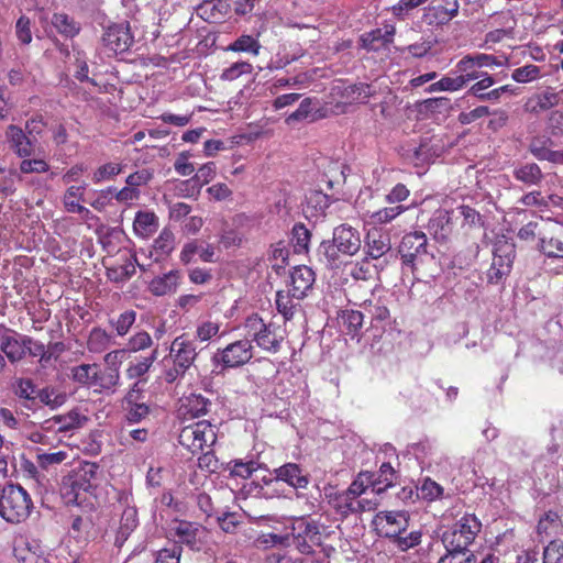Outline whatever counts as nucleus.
Returning <instances> with one entry per match:
<instances>
[{"mask_svg": "<svg viewBox=\"0 0 563 563\" xmlns=\"http://www.w3.org/2000/svg\"><path fill=\"white\" fill-rule=\"evenodd\" d=\"M397 252L402 271L410 272L418 280L433 276L435 256L429 251L428 238L424 232L406 233L400 240Z\"/></svg>", "mask_w": 563, "mask_h": 563, "instance_id": "nucleus-1", "label": "nucleus"}, {"mask_svg": "<svg viewBox=\"0 0 563 563\" xmlns=\"http://www.w3.org/2000/svg\"><path fill=\"white\" fill-rule=\"evenodd\" d=\"M362 247L361 233L357 229L341 224L333 230L331 241H323L320 244L319 253L324 256L327 265L338 269L345 265V257H352Z\"/></svg>", "mask_w": 563, "mask_h": 563, "instance_id": "nucleus-2", "label": "nucleus"}, {"mask_svg": "<svg viewBox=\"0 0 563 563\" xmlns=\"http://www.w3.org/2000/svg\"><path fill=\"white\" fill-rule=\"evenodd\" d=\"M481 521L471 514L464 515L442 536V542L448 554L441 559V562L453 563L459 554H464L467 547L474 541L481 531Z\"/></svg>", "mask_w": 563, "mask_h": 563, "instance_id": "nucleus-3", "label": "nucleus"}, {"mask_svg": "<svg viewBox=\"0 0 563 563\" xmlns=\"http://www.w3.org/2000/svg\"><path fill=\"white\" fill-rule=\"evenodd\" d=\"M100 484L99 466L93 462H82L63 481L64 495L68 501L80 504L82 494H91Z\"/></svg>", "mask_w": 563, "mask_h": 563, "instance_id": "nucleus-4", "label": "nucleus"}, {"mask_svg": "<svg viewBox=\"0 0 563 563\" xmlns=\"http://www.w3.org/2000/svg\"><path fill=\"white\" fill-rule=\"evenodd\" d=\"M32 500L20 485L9 484L2 487L0 495V516L8 522H21L30 515Z\"/></svg>", "mask_w": 563, "mask_h": 563, "instance_id": "nucleus-5", "label": "nucleus"}, {"mask_svg": "<svg viewBox=\"0 0 563 563\" xmlns=\"http://www.w3.org/2000/svg\"><path fill=\"white\" fill-rule=\"evenodd\" d=\"M371 477H373V474L369 472L360 473L357 478L352 482L346 490L335 495L332 499V504L339 514L347 516L350 514L371 510V505L366 508L364 501L358 500V498L371 488Z\"/></svg>", "mask_w": 563, "mask_h": 563, "instance_id": "nucleus-6", "label": "nucleus"}, {"mask_svg": "<svg viewBox=\"0 0 563 563\" xmlns=\"http://www.w3.org/2000/svg\"><path fill=\"white\" fill-rule=\"evenodd\" d=\"M507 56H496L486 53H474L463 56L455 65L459 79H463V88L476 80L484 73L482 68L503 67L508 64Z\"/></svg>", "mask_w": 563, "mask_h": 563, "instance_id": "nucleus-7", "label": "nucleus"}, {"mask_svg": "<svg viewBox=\"0 0 563 563\" xmlns=\"http://www.w3.org/2000/svg\"><path fill=\"white\" fill-rule=\"evenodd\" d=\"M216 441V427L207 420L184 427L178 435L179 444L192 454L211 449Z\"/></svg>", "mask_w": 563, "mask_h": 563, "instance_id": "nucleus-8", "label": "nucleus"}, {"mask_svg": "<svg viewBox=\"0 0 563 563\" xmlns=\"http://www.w3.org/2000/svg\"><path fill=\"white\" fill-rule=\"evenodd\" d=\"M378 536L390 541L405 534L409 528V515L406 511H380L373 520Z\"/></svg>", "mask_w": 563, "mask_h": 563, "instance_id": "nucleus-9", "label": "nucleus"}, {"mask_svg": "<svg viewBox=\"0 0 563 563\" xmlns=\"http://www.w3.org/2000/svg\"><path fill=\"white\" fill-rule=\"evenodd\" d=\"M460 3L457 0H432L423 9L422 22L429 26H442L457 16Z\"/></svg>", "mask_w": 563, "mask_h": 563, "instance_id": "nucleus-10", "label": "nucleus"}, {"mask_svg": "<svg viewBox=\"0 0 563 563\" xmlns=\"http://www.w3.org/2000/svg\"><path fill=\"white\" fill-rule=\"evenodd\" d=\"M104 47L113 53H124L134 43L129 22L112 23L104 29L102 34Z\"/></svg>", "mask_w": 563, "mask_h": 563, "instance_id": "nucleus-11", "label": "nucleus"}, {"mask_svg": "<svg viewBox=\"0 0 563 563\" xmlns=\"http://www.w3.org/2000/svg\"><path fill=\"white\" fill-rule=\"evenodd\" d=\"M197 257L203 263H216L218 258L214 245L198 239L187 241L179 253L180 263L189 265L195 263Z\"/></svg>", "mask_w": 563, "mask_h": 563, "instance_id": "nucleus-12", "label": "nucleus"}, {"mask_svg": "<svg viewBox=\"0 0 563 563\" xmlns=\"http://www.w3.org/2000/svg\"><path fill=\"white\" fill-rule=\"evenodd\" d=\"M514 251H506L503 247H497L493 254L490 267L487 269V282L493 285L499 284L506 278L512 268Z\"/></svg>", "mask_w": 563, "mask_h": 563, "instance_id": "nucleus-13", "label": "nucleus"}, {"mask_svg": "<svg viewBox=\"0 0 563 563\" xmlns=\"http://www.w3.org/2000/svg\"><path fill=\"white\" fill-rule=\"evenodd\" d=\"M246 327L254 329L253 341L260 349L271 351L277 350L282 341V336L277 335L274 330L263 323V320L254 314L246 320Z\"/></svg>", "mask_w": 563, "mask_h": 563, "instance_id": "nucleus-14", "label": "nucleus"}, {"mask_svg": "<svg viewBox=\"0 0 563 563\" xmlns=\"http://www.w3.org/2000/svg\"><path fill=\"white\" fill-rule=\"evenodd\" d=\"M396 29L391 24L374 29L361 36V45L368 52L386 49L394 42Z\"/></svg>", "mask_w": 563, "mask_h": 563, "instance_id": "nucleus-15", "label": "nucleus"}, {"mask_svg": "<svg viewBox=\"0 0 563 563\" xmlns=\"http://www.w3.org/2000/svg\"><path fill=\"white\" fill-rule=\"evenodd\" d=\"M537 249L544 256L545 264L558 263L555 274H561L563 269V239L561 236H540Z\"/></svg>", "mask_w": 563, "mask_h": 563, "instance_id": "nucleus-16", "label": "nucleus"}, {"mask_svg": "<svg viewBox=\"0 0 563 563\" xmlns=\"http://www.w3.org/2000/svg\"><path fill=\"white\" fill-rule=\"evenodd\" d=\"M314 283V272L306 266H296L290 273L289 291L296 300H301L312 288Z\"/></svg>", "mask_w": 563, "mask_h": 563, "instance_id": "nucleus-17", "label": "nucleus"}, {"mask_svg": "<svg viewBox=\"0 0 563 563\" xmlns=\"http://www.w3.org/2000/svg\"><path fill=\"white\" fill-rule=\"evenodd\" d=\"M5 139L13 153L21 158L30 157L33 154L34 144L22 128L15 124L8 125Z\"/></svg>", "mask_w": 563, "mask_h": 563, "instance_id": "nucleus-18", "label": "nucleus"}, {"mask_svg": "<svg viewBox=\"0 0 563 563\" xmlns=\"http://www.w3.org/2000/svg\"><path fill=\"white\" fill-rule=\"evenodd\" d=\"M275 479L285 482L296 489H303L309 484V476L296 463H286L273 471Z\"/></svg>", "mask_w": 563, "mask_h": 563, "instance_id": "nucleus-19", "label": "nucleus"}, {"mask_svg": "<svg viewBox=\"0 0 563 563\" xmlns=\"http://www.w3.org/2000/svg\"><path fill=\"white\" fill-rule=\"evenodd\" d=\"M453 213L444 209L434 211L428 222V230L437 241H446L453 232Z\"/></svg>", "mask_w": 563, "mask_h": 563, "instance_id": "nucleus-20", "label": "nucleus"}, {"mask_svg": "<svg viewBox=\"0 0 563 563\" xmlns=\"http://www.w3.org/2000/svg\"><path fill=\"white\" fill-rule=\"evenodd\" d=\"M137 510L135 507L128 505L122 511L120 518L119 527L113 542L114 545L119 549L122 548L131 533L137 528Z\"/></svg>", "mask_w": 563, "mask_h": 563, "instance_id": "nucleus-21", "label": "nucleus"}, {"mask_svg": "<svg viewBox=\"0 0 563 563\" xmlns=\"http://www.w3.org/2000/svg\"><path fill=\"white\" fill-rule=\"evenodd\" d=\"M371 299L365 300L361 306L364 311L371 317V322L373 327L380 328L384 330L385 324L390 319V311L382 298H374L373 294H371Z\"/></svg>", "mask_w": 563, "mask_h": 563, "instance_id": "nucleus-22", "label": "nucleus"}, {"mask_svg": "<svg viewBox=\"0 0 563 563\" xmlns=\"http://www.w3.org/2000/svg\"><path fill=\"white\" fill-rule=\"evenodd\" d=\"M173 531L180 543L191 549H199L203 536V530L199 526L189 521H177Z\"/></svg>", "mask_w": 563, "mask_h": 563, "instance_id": "nucleus-23", "label": "nucleus"}, {"mask_svg": "<svg viewBox=\"0 0 563 563\" xmlns=\"http://www.w3.org/2000/svg\"><path fill=\"white\" fill-rule=\"evenodd\" d=\"M181 279V273L178 269H172L168 273L157 276L150 282L148 289L154 296H165L173 294Z\"/></svg>", "mask_w": 563, "mask_h": 563, "instance_id": "nucleus-24", "label": "nucleus"}, {"mask_svg": "<svg viewBox=\"0 0 563 563\" xmlns=\"http://www.w3.org/2000/svg\"><path fill=\"white\" fill-rule=\"evenodd\" d=\"M365 257L379 260L391 250L390 239L378 232L369 231L365 239Z\"/></svg>", "mask_w": 563, "mask_h": 563, "instance_id": "nucleus-25", "label": "nucleus"}, {"mask_svg": "<svg viewBox=\"0 0 563 563\" xmlns=\"http://www.w3.org/2000/svg\"><path fill=\"white\" fill-rule=\"evenodd\" d=\"M194 357L189 354H168L163 358L165 367V379L168 383L175 382L191 365Z\"/></svg>", "mask_w": 563, "mask_h": 563, "instance_id": "nucleus-26", "label": "nucleus"}, {"mask_svg": "<svg viewBox=\"0 0 563 563\" xmlns=\"http://www.w3.org/2000/svg\"><path fill=\"white\" fill-rule=\"evenodd\" d=\"M1 352H32V340L18 332L3 328L0 335Z\"/></svg>", "mask_w": 563, "mask_h": 563, "instance_id": "nucleus-27", "label": "nucleus"}, {"mask_svg": "<svg viewBox=\"0 0 563 563\" xmlns=\"http://www.w3.org/2000/svg\"><path fill=\"white\" fill-rule=\"evenodd\" d=\"M559 101V93L547 89L530 97L525 103V110L529 113L539 114L558 106Z\"/></svg>", "mask_w": 563, "mask_h": 563, "instance_id": "nucleus-28", "label": "nucleus"}, {"mask_svg": "<svg viewBox=\"0 0 563 563\" xmlns=\"http://www.w3.org/2000/svg\"><path fill=\"white\" fill-rule=\"evenodd\" d=\"M338 321L344 333L352 339L358 336L364 322V313L358 310L345 309L338 312Z\"/></svg>", "mask_w": 563, "mask_h": 563, "instance_id": "nucleus-29", "label": "nucleus"}, {"mask_svg": "<svg viewBox=\"0 0 563 563\" xmlns=\"http://www.w3.org/2000/svg\"><path fill=\"white\" fill-rule=\"evenodd\" d=\"M229 4L225 0H203L198 7V14L208 22H219L228 13Z\"/></svg>", "mask_w": 563, "mask_h": 563, "instance_id": "nucleus-30", "label": "nucleus"}, {"mask_svg": "<svg viewBox=\"0 0 563 563\" xmlns=\"http://www.w3.org/2000/svg\"><path fill=\"white\" fill-rule=\"evenodd\" d=\"M85 421H87L85 416L77 411H69L67 415L56 416L45 423L49 424L47 429H54L56 432H67L81 427Z\"/></svg>", "mask_w": 563, "mask_h": 563, "instance_id": "nucleus-31", "label": "nucleus"}, {"mask_svg": "<svg viewBox=\"0 0 563 563\" xmlns=\"http://www.w3.org/2000/svg\"><path fill=\"white\" fill-rule=\"evenodd\" d=\"M51 22L56 31L65 37L73 38L78 35L81 30L80 23L64 12L54 13Z\"/></svg>", "mask_w": 563, "mask_h": 563, "instance_id": "nucleus-32", "label": "nucleus"}, {"mask_svg": "<svg viewBox=\"0 0 563 563\" xmlns=\"http://www.w3.org/2000/svg\"><path fill=\"white\" fill-rule=\"evenodd\" d=\"M158 228V218L153 211H137L133 222L134 232L143 238L150 236Z\"/></svg>", "mask_w": 563, "mask_h": 563, "instance_id": "nucleus-33", "label": "nucleus"}, {"mask_svg": "<svg viewBox=\"0 0 563 563\" xmlns=\"http://www.w3.org/2000/svg\"><path fill=\"white\" fill-rule=\"evenodd\" d=\"M118 382L119 372L117 367L110 366L101 369L97 366V375H95L92 380V387H95L96 390H109L113 393Z\"/></svg>", "mask_w": 563, "mask_h": 563, "instance_id": "nucleus-34", "label": "nucleus"}, {"mask_svg": "<svg viewBox=\"0 0 563 563\" xmlns=\"http://www.w3.org/2000/svg\"><path fill=\"white\" fill-rule=\"evenodd\" d=\"M514 177L526 185L532 186L541 183L543 174L536 163H527L514 169Z\"/></svg>", "mask_w": 563, "mask_h": 563, "instance_id": "nucleus-35", "label": "nucleus"}, {"mask_svg": "<svg viewBox=\"0 0 563 563\" xmlns=\"http://www.w3.org/2000/svg\"><path fill=\"white\" fill-rule=\"evenodd\" d=\"M261 43L257 38L250 34H242L235 41L230 43L225 51L234 53H247L257 56L261 51Z\"/></svg>", "mask_w": 563, "mask_h": 563, "instance_id": "nucleus-36", "label": "nucleus"}, {"mask_svg": "<svg viewBox=\"0 0 563 563\" xmlns=\"http://www.w3.org/2000/svg\"><path fill=\"white\" fill-rule=\"evenodd\" d=\"M395 479V471L390 463H383L379 468V475L371 477V489L374 494H382L388 487L393 486Z\"/></svg>", "mask_w": 563, "mask_h": 563, "instance_id": "nucleus-37", "label": "nucleus"}, {"mask_svg": "<svg viewBox=\"0 0 563 563\" xmlns=\"http://www.w3.org/2000/svg\"><path fill=\"white\" fill-rule=\"evenodd\" d=\"M136 389H131L125 400L129 405V409L126 412V419L129 422H139L141 419L148 415V407L145 404H137L136 400L139 398Z\"/></svg>", "mask_w": 563, "mask_h": 563, "instance_id": "nucleus-38", "label": "nucleus"}, {"mask_svg": "<svg viewBox=\"0 0 563 563\" xmlns=\"http://www.w3.org/2000/svg\"><path fill=\"white\" fill-rule=\"evenodd\" d=\"M86 185L82 186H70L64 195V205L69 212H87L90 210L81 206L79 201L82 198Z\"/></svg>", "mask_w": 563, "mask_h": 563, "instance_id": "nucleus-39", "label": "nucleus"}, {"mask_svg": "<svg viewBox=\"0 0 563 563\" xmlns=\"http://www.w3.org/2000/svg\"><path fill=\"white\" fill-rule=\"evenodd\" d=\"M295 299L289 290L287 292L279 290L276 294V307L285 320H291L299 307V302H295Z\"/></svg>", "mask_w": 563, "mask_h": 563, "instance_id": "nucleus-40", "label": "nucleus"}, {"mask_svg": "<svg viewBox=\"0 0 563 563\" xmlns=\"http://www.w3.org/2000/svg\"><path fill=\"white\" fill-rule=\"evenodd\" d=\"M175 247V235L172 230L165 228L154 240L153 250L157 257L168 256Z\"/></svg>", "mask_w": 563, "mask_h": 563, "instance_id": "nucleus-41", "label": "nucleus"}, {"mask_svg": "<svg viewBox=\"0 0 563 563\" xmlns=\"http://www.w3.org/2000/svg\"><path fill=\"white\" fill-rule=\"evenodd\" d=\"M216 173H217V166H216V163L214 162H208L206 164H203L197 172V174L186 180L184 184L185 185H189V184H194V186L197 187V191L199 192V190L207 184H209L216 176Z\"/></svg>", "mask_w": 563, "mask_h": 563, "instance_id": "nucleus-42", "label": "nucleus"}, {"mask_svg": "<svg viewBox=\"0 0 563 563\" xmlns=\"http://www.w3.org/2000/svg\"><path fill=\"white\" fill-rule=\"evenodd\" d=\"M374 91L372 86L365 82L350 85L344 89L343 97L353 102H366Z\"/></svg>", "mask_w": 563, "mask_h": 563, "instance_id": "nucleus-43", "label": "nucleus"}, {"mask_svg": "<svg viewBox=\"0 0 563 563\" xmlns=\"http://www.w3.org/2000/svg\"><path fill=\"white\" fill-rule=\"evenodd\" d=\"M252 71L253 65L251 63L245 60L235 62L222 70L220 79L223 81H234L243 75H251Z\"/></svg>", "mask_w": 563, "mask_h": 563, "instance_id": "nucleus-44", "label": "nucleus"}, {"mask_svg": "<svg viewBox=\"0 0 563 563\" xmlns=\"http://www.w3.org/2000/svg\"><path fill=\"white\" fill-rule=\"evenodd\" d=\"M408 207L398 205L395 207H385L371 214V221L374 224H387L395 220L398 216L407 211Z\"/></svg>", "mask_w": 563, "mask_h": 563, "instance_id": "nucleus-45", "label": "nucleus"}, {"mask_svg": "<svg viewBox=\"0 0 563 563\" xmlns=\"http://www.w3.org/2000/svg\"><path fill=\"white\" fill-rule=\"evenodd\" d=\"M123 170V165L121 163H106L100 165L92 174V181L95 184H100L102 181L111 180Z\"/></svg>", "mask_w": 563, "mask_h": 563, "instance_id": "nucleus-46", "label": "nucleus"}, {"mask_svg": "<svg viewBox=\"0 0 563 563\" xmlns=\"http://www.w3.org/2000/svg\"><path fill=\"white\" fill-rule=\"evenodd\" d=\"M36 399L45 406L52 409L60 407L66 401V395L56 391L54 388L45 387L37 390Z\"/></svg>", "mask_w": 563, "mask_h": 563, "instance_id": "nucleus-47", "label": "nucleus"}, {"mask_svg": "<svg viewBox=\"0 0 563 563\" xmlns=\"http://www.w3.org/2000/svg\"><path fill=\"white\" fill-rule=\"evenodd\" d=\"M541 77V68L534 64H528L516 68L511 78L519 84H528Z\"/></svg>", "mask_w": 563, "mask_h": 563, "instance_id": "nucleus-48", "label": "nucleus"}, {"mask_svg": "<svg viewBox=\"0 0 563 563\" xmlns=\"http://www.w3.org/2000/svg\"><path fill=\"white\" fill-rule=\"evenodd\" d=\"M463 89V79H459L457 76H443L440 80L432 82L426 91L429 93L435 91H450L454 92Z\"/></svg>", "mask_w": 563, "mask_h": 563, "instance_id": "nucleus-49", "label": "nucleus"}, {"mask_svg": "<svg viewBox=\"0 0 563 563\" xmlns=\"http://www.w3.org/2000/svg\"><path fill=\"white\" fill-rule=\"evenodd\" d=\"M210 401L203 396L191 394L186 398V401L183 406L192 417H199L207 413Z\"/></svg>", "mask_w": 563, "mask_h": 563, "instance_id": "nucleus-50", "label": "nucleus"}, {"mask_svg": "<svg viewBox=\"0 0 563 563\" xmlns=\"http://www.w3.org/2000/svg\"><path fill=\"white\" fill-rule=\"evenodd\" d=\"M552 145V140L550 136L545 135H536L531 137L529 142V152L539 161H543Z\"/></svg>", "mask_w": 563, "mask_h": 563, "instance_id": "nucleus-51", "label": "nucleus"}, {"mask_svg": "<svg viewBox=\"0 0 563 563\" xmlns=\"http://www.w3.org/2000/svg\"><path fill=\"white\" fill-rule=\"evenodd\" d=\"M112 336L101 328H93L88 338V346L90 352L108 349L111 344Z\"/></svg>", "mask_w": 563, "mask_h": 563, "instance_id": "nucleus-52", "label": "nucleus"}, {"mask_svg": "<svg viewBox=\"0 0 563 563\" xmlns=\"http://www.w3.org/2000/svg\"><path fill=\"white\" fill-rule=\"evenodd\" d=\"M422 533L420 530H412L410 532H406L405 534H399L395 539L391 540V543L399 551H408L421 543Z\"/></svg>", "mask_w": 563, "mask_h": 563, "instance_id": "nucleus-53", "label": "nucleus"}, {"mask_svg": "<svg viewBox=\"0 0 563 563\" xmlns=\"http://www.w3.org/2000/svg\"><path fill=\"white\" fill-rule=\"evenodd\" d=\"M474 81L475 82L468 88L467 95L477 99L483 97L484 93L487 92V89L497 82L496 78L487 71H484L482 76Z\"/></svg>", "mask_w": 563, "mask_h": 563, "instance_id": "nucleus-54", "label": "nucleus"}, {"mask_svg": "<svg viewBox=\"0 0 563 563\" xmlns=\"http://www.w3.org/2000/svg\"><path fill=\"white\" fill-rule=\"evenodd\" d=\"M294 537L307 538L311 543H319L320 532L316 523L301 520L294 527Z\"/></svg>", "mask_w": 563, "mask_h": 563, "instance_id": "nucleus-55", "label": "nucleus"}, {"mask_svg": "<svg viewBox=\"0 0 563 563\" xmlns=\"http://www.w3.org/2000/svg\"><path fill=\"white\" fill-rule=\"evenodd\" d=\"M135 274V265L131 258L126 260L123 265L118 267H109L107 275L113 282H124Z\"/></svg>", "mask_w": 563, "mask_h": 563, "instance_id": "nucleus-56", "label": "nucleus"}, {"mask_svg": "<svg viewBox=\"0 0 563 563\" xmlns=\"http://www.w3.org/2000/svg\"><path fill=\"white\" fill-rule=\"evenodd\" d=\"M311 233L305 224H295L292 229V241L295 251L298 253L307 252Z\"/></svg>", "mask_w": 563, "mask_h": 563, "instance_id": "nucleus-57", "label": "nucleus"}, {"mask_svg": "<svg viewBox=\"0 0 563 563\" xmlns=\"http://www.w3.org/2000/svg\"><path fill=\"white\" fill-rule=\"evenodd\" d=\"M350 275L355 280H368L373 275V266L368 257L351 263Z\"/></svg>", "mask_w": 563, "mask_h": 563, "instance_id": "nucleus-58", "label": "nucleus"}, {"mask_svg": "<svg viewBox=\"0 0 563 563\" xmlns=\"http://www.w3.org/2000/svg\"><path fill=\"white\" fill-rule=\"evenodd\" d=\"M95 375H97L96 364H84L73 368L74 380L88 385L89 387H92Z\"/></svg>", "mask_w": 563, "mask_h": 563, "instance_id": "nucleus-59", "label": "nucleus"}, {"mask_svg": "<svg viewBox=\"0 0 563 563\" xmlns=\"http://www.w3.org/2000/svg\"><path fill=\"white\" fill-rule=\"evenodd\" d=\"M67 456L68 454L65 451L47 453L43 452L42 450H37L36 462L42 468H48L52 465L63 463Z\"/></svg>", "mask_w": 563, "mask_h": 563, "instance_id": "nucleus-60", "label": "nucleus"}, {"mask_svg": "<svg viewBox=\"0 0 563 563\" xmlns=\"http://www.w3.org/2000/svg\"><path fill=\"white\" fill-rule=\"evenodd\" d=\"M543 563H563V542L551 541L543 550Z\"/></svg>", "mask_w": 563, "mask_h": 563, "instance_id": "nucleus-61", "label": "nucleus"}, {"mask_svg": "<svg viewBox=\"0 0 563 563\" xmlns=\"http://www.w3.org/2000/svg\"><path fill=\"white\" fill-rule=\"evenodd\" d=\"M153 178V173L147 168L139 169L130 174L125 179V185L140 190V187L146 186Z\"/></svg>", "mask_w": 563, "mask_h": 563, "instance_id": "nucleus-62", "label": "nucleus"}, {"mask_svg": "<svg viewBox=\"0 0 563 563\" xmlns=\"http://www.w3.org/2000/svg\"><path fill=\"white\" fill-rule=\"evenodd\" d=\"M136 312L134 310H126L122 312L115 321H111L119 335H125L135 322Z\"/></svg>", "mask_w": 563, "mask_h": 563, "instance_id": "nucleus-63", "label": "nucleus"}, {"mask_svg": "<svg viewBox=\"0 0 563 563\" xmlns=\"http://www.w3.org/2000/svg\"><path fill=\"white\" fill-rule=\"evenodd\" d=\"M181 547L177 543L158 551L156 563H180Z\"/></svg>", "mask_w": 563, "mask_h": 563, "instance_id": "nucleus-64", "label": "nucleus"}]
</instances>
